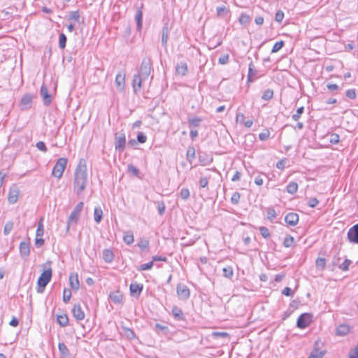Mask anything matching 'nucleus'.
<instances>
[{
    "mask_svg": "<svg viewBox=\"0 0 358 358\" xmlns=\"http://www.w3.org/2000/svg\"><path fill=\"white\" fill-rule=\"evenodd\" d=\"M66 37L64 34L62 33L59 35V48L64 49L66 46Z\"/></svg>",
    "mask_w": 358,
    "mask_h": 358,
    "instance_id": "nucleus-51",
    "label": "nucleus"
},
{
    "mask_svg": "<svg viewBox=\"0 0 358 358\" xmlns=\"http://www.w3.org/2000/svg\"><path fill=\"white\" fill-rule=\"evenodd\" d=\"M83 208V203L80 202L78 203L76 207L73 208V211L71 212L68 222H67V227L69 228V226L72 223H76L78 220L80 212L82 211Z\"/></svg>",
    "mask_w": 358,
    "mask_h": 358,
    "instance_id": "nucleus-4",
    "label": "nucleus"
},
{
    "mask_svg": "<svg viewBox=\"0 0 358 358\" xmlns=\"http://www.w3.org/2000/svg\"><path fill=\"white\" fill-rule=\"evenodd\" d=\"M59 352L64 356H69V351L66 345L64 343H59L58 345Z\"/></svg>",
    "mask_w": 358,
    "mask_h": 358,
    "instance_id": "nucleus-37",
    "label": "nucleus"
},
{
    "mask_svg": "<svg viewBox=\"0 0 358 358\" xmlns=\"http://www.w3.org/2000/svg\"><path fill=\"white\" fill-rule=\"evenodd\" d=\"M312 322V315L308 313L299 315L296 321V327L299 329H305Z\"/></svg>",
    "mask_w": 358,
    "mask_h": 358,
    "instance_id": "nucleus-6",
    "label": "nucleus"
},
{
    "mask_svg": "<svg viewBox=\"0 0 358 358\" xmlns=\"http://www.w3.org/2000/svg\"><path fill=\"white\" fill-rule=\"evenodd\" d=\"M153 261L149 262L146 264H141L137 270L139 271H145V270H150L153 266Z\"/></svg>",
    "mask_w": 358,
    "mask_h": 358,
    "instance_id": "nucleus-41",
    "label": "nucleus"
},
{
    "mask_svg": "<svg viewBox=\"0 0 358 358\" xmlns=\"http://www.w3.org/2000/svg\"><path fill=\"white\" fill-rule=\"evenodd\" d=\"M67 164V159L62 157L57 159L55 164L52 174L57 178H61Z\"/></svg>",
    "mask_w": 358,
    "mask_h": 358,
    "instance_id": "nucleus-3",
    "label": "nucleus"
},
{
    "mask_svg": "<svg viewBox=\"0 0 358 358\" xmlns=\"http://www.w3.org/2000/svg\"><path fill=\"white\" fill-rule=\"evenodd\" d=\"M270 137V131L268 129H265L263 132L259 134V138L261 141H266Z\"/></svg>",
    "mask_w": 358,
    "mask_h": 358,
    "instance_id": "nucleus-49",
    "label": "nucleus"
},
{
    "mask_svg": "<svg viewBox=\"0 0 358 358\" xmlns=\"http://www.w3.org/2000/svg\"><path fill=\"white\" fill-rule=\"evenodd\" d=\"M157 209H158L159 214L160 215H162L164 214L166 206L163 201H159L157 203Z\"/></svg>",
    "mask_w": 358,
    "mask_h": 358,
    "instance_id": "nucleus-59",
    "label": "nucleus"
},
{
    "mask_svg": "<svg viewBox=\"0 0 358 358\" xmlns=\"http://www.w3.org/2000/svg\"><path fill=\"white\" fill-rule=\"evenodd\" d=\"M285 221L290 226H295L299 222V215L295 213H289L286 215Z\"/></svg>",
    "mask_w": 358,
    "mask_h": 358,
    "instance_id": "nucleus-14",
    "label": "nucleus"
},
{
    "mask_svg": "<svg viewBox=\"0 0 358 358\" xmlns=\"http://www.w3.org/2000/svg\"><path fill=\"white\" fill-rule=\"evenodd\" d=\"M266 216L269 220L272 221L276 217L275 210L272 208H268Z\"/></svg>",
    "mask_w": 358,
    "mask_h": 358,
    "instance_id": "nucleus-48",
    "label": "nucleus"
},
{
    "mask_svg": "<svg viewBox=\"0 0 358 358\" xmlns=\"http://www.w3.org/2000/svg\"><path fill=\"white\" fill-rule=\"evenodd\" d=\"M348 358H358V347H356L352 352H350Z\"/></svg>",
    "mask_w": 358,
    "mask_h": 358,
    "instance_id": "nucleus-64",
    "label": "nucleus"
},
{
    "mask_svg": "<svg viewBox=\"0 0 358 358\" xmlns=\"http://www.w3.org/2000/svg\"><path fill=\"white\" fill-rule=\"evenodd\" d=\"M20 253L24 259H27L30 255L29 243L25 241L21 242L20 244Z\"/></svg>",
    "mask_w": 358,
    "mask_h": 358,
    "instance_id": "nucleus-10",
    "label": "nucleus"
},
{
    "mask_svg": "<svg viewBox=\"0 0 358 358\" xmlns=\"http://www.w3.org/2000/svg\"><path fill=\"white\" fill-rule=\"evenodd\" d=\"M151 69L152 64L150 59L145 58L142 61L138 75H141L143 77V78L147 79L150 76Z\"/></svg>",
    "mask_w": 358,
    "mask_h": 358,
    "instance_id": "nucleus-5",
    "label": "nucleus"
},
{
    "mask_svg": "<svg viewBox=\"0 0 358 358\" xmlns=\"http://www.w3.org/2000/svg\"><path fill=\"white\" fill-rule=\"evenodd\" d=\"M348 239L352 243L358 244V223L348 230Z\"/></svg>",
    "mask_w": 358,
    "mask_h": 358,
    "instance_id": "nucleus-8",
    "label": "nucleus"
},
{
    "mask_svg": "<svg viewBox=\"0 0 358 358\" xmlns=\"http://www.w3.org/2000/svg\"><path fill=\"white\" fill-rule=\"evenodd\" d=\"M40 93L43 98V103L45 106L50 105L52 101V98L48 92V87L45 85L41 86Z\"/></svg>",
    "mask_w": 358,
    "mask_h": 358,
    "instance_id": "nucleus-13",
    "label": "nucleus"
},
{
    "mask_svg": "<svg viewBox=\"0 0 358 358\" xmlns=\"http://www.w3.org/2000/svg\"><path fill=\"white\" fill-rule=\"evenodd\" d=\"M122 299L123 296L119 291L113 294V303H120L122 301Z\"/></svg>",
    "mask_w": 358,
    "mask_h": 358,
    "instance_id": "nucleus-50",
    "label": "nucleus"
},
{
    "mask_svg": "<svg viewBox=\"0 0 358 358\" xmlns=\"http://www.w3.org/2000/svg\"><path fill=\"white\" fill-rule=\"evenodd\" d=\"M145 79L143 78V77L141 75H135L134 76L132 86L134 89V92L135 93H137L138 90H140L141 87V84L143 80H145Z\"/></svg>",
    "mask_w": 358,
    "mask_h": 358,
    "instance_id": "nucleus-17",
    "label": "nucleus"
},
{
    "mask_svg": "<svg viewBox=\"0 0 358 358\" xmlns=\"http://www.w3.org/2000/svg\"><path fill=\"white\" fill-rule=\"evenodd\" d=\"M177 74L184 76L187 74L188 71L187 64L185 62H180L177 64L176 67Z\"/></svg>",
    "mask_w": 358,
    "mask_h": 358,
    "instance_id": "nucleus-21",
    "label": "nucleus"
},
{
    "mask_svg": "<svg viewBox=\"0 0 358 358\" xmlns=\"http://www.w3.org/2000/svg\"><path fill=\"white\" fill-rule=\"evenodd\" d=\"M324 355V352L319 351L317 349H315L311 352L310 357L308 358H322Z\"/></svg>",
    "mask_w": 358,
    "mask_h": 358,
    "instance_id": "nucleus-46",
    "label": "nucleus"
},
{
    "mask_svg": "<svg viewBox=\"0 0 358 358\" xmlns=\"http://www.w3.org/2000/svg\"><path fill=\"white\" fill-rule=\"evenodd\" d=\"M339 141H340V137L338 134H332L330 135L329 141L331 143L336 144L339 142Z\"/></svg>",
    "mask_w": 358,
    "mask_h": 358,
    "instance_id": "nucleus-61",
    "label": "nucleus"
},
{
    "mask_svg": "<svg viewBox=\"0 0 358 358\" xmlns=\"http://www.w3.org/2000/svg\"><path fill=\"white\" fill-rule=\"evenodd\" d=\"M71 296V292L70 289H64L63 292V301L65 303H67L69 301Z\"/></svg>",
    "mask_w": 358,
    "mask_h": 358,
    "instance_id": "nucleus-53",
    "label": "nucleus"
},
{
    "mask_svg": "<svg viewBox=\"0 0 358 358\" xmlns=\"http://www.w3.org/2000/svg\"><path fill=\"white\" fill-rule=\"evenodd\" d=\"M294 241V238L290 235H287L284 239L283 245L285 248H289L293 245Z\"/></svg>",
    "mask_w": 358,
    "mask_h": 358,
    "instance_id": "nucleus-40",
    "label": "nucleus"
},
{
    "mask_svg": "<svg viewBox=\"0 0 358 358\" xmlns=\"http://www.w3.org/2000/svg\"><path fill=\"white\" fill-rule=\"evenodd\" d=\"M52 278V268L49 266L46 269L43 271V272L39 276L38 281H37V285L38 289L37 292L39 293H42L46 287V285L48 284V282L50 281Z\"/></svg>",
    "mask_w": 358,
    "mask_h": 358,
    "instance_id": "nucleus-2",
    "label": "nucleus"
},
{
    "mask_svg": "<svg viewBox=\"0 0 358 358\" xmlns=\"http://www.w3.org/2000/svg\"><path fill=\"white\" fill-rule=\"evenodd\" d=\"M198 158L199 163L202 166H207L212 163L213 160L212 155L200 151L198 152Z\"/></svg>",
    "mask_w": 358,
    "mask_h": 358,
    "instance_id": "nucleus-9",
    "label": "nucleus"
},
{
    "mask_svg": "<svg viewBox=\"0 0 358 358\" xmlns=\"http://www.w3.org/2000/svg\"><path fill=\"white\" fill-rule=\"evenodd\" d=\"M69 20L75 22H78L80 20V13L78 10H75L69 13Z\"/></svg>",
    "mask_w": 358,
    "mask_h": 358,
    "instance_id": "nucleus-36",
    "label": "nucleus"
},
{
    "mask_svg": "<svg viewBox=\"0 0 358 358\" xmlns=\"http://www.w3.org/2000/svg\"><path fill=\"white\" fill-rule=\"evenodd\" d=\"M195 149L194 147H189L187 150V159L192 164V159L195 158Z\"/></svg>",
    "mask_w": 358,
    "mask_h": 358,
    "instance_id": "nucleus-31",
    "label": "nucleus"
},
{
    "mask_svg": "<svg viewBox=\"0 0 358 358\" xmlns=\"http://www.w3.org/2000/svg\"><path fill=\"white\" fill-rule=\"evenodd\" d=\"M284 18V13L282 10H278L275 15V20L278 22H281Z\"/></svg>",
    "mask_w": 358,
    "mask_h": 358,
    "instance_id": "nucleus-63",
    "label": "nucleus"
},
{
    "mask_svg": "<svg viewBox=\"0 0 358 358\" xmlns=\"http://www.w3.org/2000/svg\"><path fill=\"white\" fill-rule=\"evenodd\" d=\"M208 184V179L206 176L201 177L199 180V187L201 188H205Z\"/></svg>",
    "mask_w": 358,
    "mask_h": 358,
    "instance_id": "nucleus-62",
    "label": "nucleus"
},
{
    "mask_svg": "<svg viewBox=\"0 0 358 358\" xmlns=\"http://www.w3.org/2000/svg\"><path fill=\"white\" fill-rule=\"evenodd\" d=\"M176 291L178 296L182 300H187L190 296L189 289L185 285L178 284Z\"/></svg>",
    "mask_w": 358,
    "mask_h": 358,
    "instance_id": "nucleus-7",
    "label": "nucleus"
},
{
    "mask_svg": "<svg viewBox=\"0 0 358 358\" xmlns=\"http://www.w3.org/2000/svg\"><path fill=\"white\" fill-rule=\"evenodd\" d=\"M273 91L271 89H267L265 90L262 94V99L265 101L270 100L273 98Z\"/></svg>",
    "mask_w": 358,
    "mask_h": 358,
    "instance_id": "nucleus-39",
    "label": "nucleus"
},
{
    "mask_svg": "<svg viewBox=\"0 0 358 358\" xmlns=\"http://www.w3.org/2000/svg\"><path fill=\"white\" fill-rule=\"evenodd\" d=\"M169 30L167 24H164L162 30V44L164 48H166L167 41L169 38Z\"/></svg>",
    "mask_w": 358,
    "mask_h": 358,
    "instance_id": "nucleus-22",
    "label": "nucleus"
},
{
    "mask_svg": "<svg viewBox=\"0 0 358 358\" xmlns=\"http://www.w3.org/2000/svg\"><path fill=\"white\" fill-rule=\"evenodd\" d=\"M212 336L213 338H227L229 337V334L224 331H215L213 332Z\"/></svg>",
    "mask_w": 358,
    "mask_h": 358,
    "instance_id": "nucleus-58",
    "label": "nucleus"
},
{
    "mask_svg": "<svg viewBox=\"0 0 358 358\" xmlns=\"http://www.w3.org/2000/svg\"><path fill=\"white\" fill-rule=\"evenodd\" d=\"M57 321L61 327H64L68 324L69 319L66 315H61L57 316Z\"/></svg>",
    "mask_w": 358,
    "mask_h": 358,
    "instance_id": "nucleus-29",
    "label": "nucleus"
},
{
    "mask_svg": "<svg viewBox=\"0 0 358 358\" xmlns=\"http://www.w3.org/2000/svg\"><path fill=\"white\" fill-rule=\"evenodd\" d=\"M13 228V222L11 221L7 222L4 226L3 234L8 235L10 233Z\"/></svg>",
    "mask_w": 358,
    "mask_h": 358,
    "instance_id": "nucleus-42",
    "label": "nucleus"
},
{
    "mask_svg": "<svg viewBox=\"0 0 358 358\" xmlns=\"http://www.w3.org/2000/svg\"><path fill=\"white\" fill-rule=\"evenodd\" d=\"M238 20L241 24H245L250 22V17L246 13H241Z\"/></svg>",
    "mask_w": 358,
    "mask_h": 358,
    "instance_id": "nucleus-47",
    "label": "nucleus"
},
{
    "mask_svg": "<svg viewBox=\"0 0 358 358\" xmlns=\"http://www.w3.org/2000/svg\"><path fill=\"white\" fill-rule=\"evenodd\" d=\"M284 46V41H280L276 42L274 45L273 46V48L271 50L272 53L277 52L279 51L282 47Z\"/></svg>",
    "mask_w": 358,
    "mask_h": 358,
    "instance_id": "nucleus-44",
    "label": "nucleus"
},
{
    "mask_svg": "<svg viewBox=\"0 0 358 358\" xmlns=\"http://www.w3.org/2000/svg\"><path fill=\"white\" fill-rule=\"evenodd\" d=\"M20 192L18 189H10L8 196V201L10 203L13 204L17 202L19 197Z\"/></svg>",
    "mask_w": 358,
    "mask_h": 358,
    "instance_id": "nucleus-20",
    "label": "nucleus"
},
{
    "mask_svg": "<svg viewBox=\"0 0 358 358\" xmlns=\"http://www.w3.org/2000/svg\"><path fill=\"white\" fill-rule=\"evenodd\" d=\"M172 314H173V317H175V319H176L177 320L181 321V320H184V319H185L182 310L178 306L173 307Z\"/></svg>",
    "mask_w": 358,
    "mask_h": 358,
    "instance_id": "nucleus-24",
    "label": "nucleus"
},
{
    "mask_svg": "<svg viewBox=\"0 0 358 358\" xmlns=\"http://www.w3.org/2000/svg\"><path fill=\"white\" fill-rule=\"evenodd\" d=\"M123 240L127 245L132 244L134 241L133 233L130 231L125 232L123 236Z\"/></svg>",
    "mask_w": 358,
    "mask_h": 358,
    "instance_id": "nucleus-26",
    "label": "nucleus"
},
{
    "mask_svg": "<svg viewBox=\"0 0 358 358\" xmlns=\"http://www.w3.org/2000/svg\"><path fill=\"white\" fill-rule=\"evenodd\" d=\"M123 333L128 339H134L136 337L134 332L129 328L122 327Z\"/></svg>",
    "mask_w": 358,
    "mask_h": 358,
    "instance_id": "nucleus-34",
    "label": "nucleus"
},
{
    "mask_svg": "<svg viewBox=\"0 0 358 358\" xmlns=\"http://www.w3.org/2000/svg\"><path fill=\"white\" fill-rule=\"evenodd\" d=\"M88 182L86 161L81 159L75 170L73 178V190L77 194H81Z\"/></svg>",
    "mask_w": 358,
    "mask_h": 358,
    "instance_id": "nucleus-1",
    "label": "nucleus"
},
{
    "mask_svg": "<svg viewBox=\"0 0 358 358\" xmlns=\"http://www.w3.org/2000/svg\"><path fill=\"white\" fill-rule=\"evenodd\" d=\"M103 211L101 208L96 207L94 211V218L96 222L99 223L102 220Z\"/></svg>",
    "mask_w": 358,
    "mask_h": 358,
    "instance_id": "nucleus-28",
    "label": "nucleus"
},
{
    "mask_svg": "<svg viewBox=\"0 0 358 358\" xmlns=\"http://www.w3.org/2000/svg\"><path fill=\"white\" fill-rule=\"evenodd\" d=\"M254 67L255 66H254V64H252V62H250V64H249L248 75V80L249 82L252 81V77L255 75Z\"/></svg>",
    "mask_w": 358,
    "mask_h": 358,
    "instance_id": "nucleus-57",
    "label": "nucleus"
},
{
    "mask_svg": "<svg viewBox=\"0 0 358 358\" xmlns=\"http://www.w3.org/2000/svg\"><path fill=\"white\" fill-rule=\"evenodd\" d=\"M43 219L41 218L38 224V227L36 232V236L37 237H42L44 234V227H43Z\"/></svg>",
    "mask_w": 358,
    "mask_h": 358,
    "instance_id": "nucleus-33",
    "label": "nucleus"
},
{
    "mask_svg": "<svg viewBox=\"0 0 358 358\" xmlns=\"http://www.w3.org/2000/svg\"><path fill=\"white\" fill-rule=\"evenodd\" d=\"M32 102V96L31 94H25L22 96L20 102V106L22 110H26L31 108Z\"/></svg>",
    "mask_w": 358,
    "mask_h": 358,
    "instance_id": "nucleus-18",
    "label": "nucleus"
},
{
    "mask_svg": "<svg viewBox=\"0 0 358 358\" xmlns=\"http://www.w3.org/2000/svg\"><path fill=\"white\" fill-rule=\"evenodd\" d=\"M143 286L137 282H132L130 285V294L132 296L138 297L143 290Z\"/></svg>",
    "mask_w": 358,
    "mask_h": 358,
    "instance_id": "nucleus-11",
    "label": "nucleus"
},
{
    "mask_svg": "<svg viewBox=\"0 0 358 358\" xmlns=\"http://www.w3.org/2000/svg\"><path fill=\"white\" fill-rule=\"evenodd\" d=\"M223 276L227 278H231L233 276L234 271L231 266L224 267L222 269Z\"/></svg>",
    "mask_w": 358,
    "mask_h": 358,
    "instance_id": "nucleus-38",
    "label": "nucleus"
},
{
    "mask_svg": "<svg viewBox=\"0 0 358 358\" xmlns=\"http://www.w3.org/2000/svg\"><path fill=\"white\" fill-rule=\"evenodd\" d=\"M115 85L120 92H123L125 86V74L120 73L115 76Z\"/></svg>",
    "mask_w": 358,
    "mask_h": 358,
    "instance_id": "nucleus-12",
    "label": "nucleus"
},
{
    "mask_svg": "<svg viewBox=\"0 0 358 358\" xmlns=\"http://www.w3.org/2000/svg\"><path fill=\"white\" fill-rule=\"evenodd\" d=\"M315 264L317 268L323 270L326 266V259L324 258L318 257L316 259Z\"/></svg>",
    "mask_w": 358,
    "mask_h": 358,
    "instance_id": "nucleus-43",
    "label": "nucleus"
},
{
    "mask_svg": "<svg viewBox=\"0 0 358 358\" xmlns=\"http://www.w3.org/2000/svg\"><path fill=\"white\" fill-rule=\"evenodd\" d=\"M138 247L141 250H143L149 247L150 242L147 238H141L138 241Z\"/></svg>",
    "mask_w": 358,
    "mask_h": 358,
    "instance_id": "nucleus-30",
    "label": "nucleus"
},
{
    "mask_svg": "<svg viewBox=\"0 0 358 358\" xmlns=\"http://www.w3.org/2000/svg\"><path fill=\"white\" fill-rule=\"evenodd\" d=\"M350 331V327L347 324H341L336 329V334L339 336H345Z\"/></svg>",
    "mask_w": 358,
    "mask_h": 358,
    "instance_id": "nucleus-25",
    "label": "nucleus"
},
{
    "mask_svg": "<svg viewBox=\"0 0 358 358\" xmlns=\"http://www.w3.org/2000/svg\"><path fill=\"white\" fill-rule=\"evenodd\" d=\"M143 6L141 8H138L135 15V20L136 22L137 30L141 31L143 26V12L142 8Z\"/></svg>",
    "mask_w": 358,
    "mask_h": 358,
    "instance_id": "nucleus-19",
    "label": "nucleus"
},
{
    "mask_svg": "<svg viewBox=\"0 0 358 358\" xmlns=\"http://www.w3.org/2000/svg\"><path fill=\"white\" fill-rule=\"evenodd\" d=\"M72 313H73V317L77 320H82L85 317V313H84L83 310H82V308L80 304L74 305L73 310H72Z\"/></svg>",
    "mask_w": 358,
    "mask_h": 358,
    "instance_id": "nucleus-15",
    "label": "nucleus"
},
{
    "mask_svg": "<svg viewBox=\"0 0 358 358\" xmlns=\"http://www.w3.org/2000/svg\"><path fill=\"white\" fill-rule=\"evenodd\" d=\"M304 112L303 106L299 107L295 114L292 115V117L294 121H298L302 113Z\"/></svg>",
    "mask_w": 358,
    "mask_h": 358,
    "instance_id": "nucleus-45",
    "label": "nucleus"
},
{
    "mask_svg": "<svg viewBox=\"0 0 358 358\" xmlns=\"http://www.w3.org/2000/svg\"><path fill=\"white\" fill-rule=\"evenodd\" d=\"M202 120L200 117L189 118L188 122L189 127H197L200 125Z\"/></svg>",
    "mask_w": 358,
    "mask_h": 358,
    "instance_id": "nucleus-35",
    "label": "nucleus"
},
{
    "mask_svg": "<svg viewBox=\"0 0 358 358\" xmlns=\"http://www.w3.org/2000/svg\"><path fill=\"white\" fill-rule=\"evenodd\" d=\"M259 230L264 238H267L270 236L269 231L266 227H260Z\"/></svg>",
    "mask_w": 358,
    "mask_h": 358,
    "instance_id": "nucleus-56",
    "label": "nucleus"
},
{
    "mask_svg": "<svg viewBox=\"0 0 358 358\" xmlns=\"http://www.w3.org/2000/svg\"><path fill=\"white\" fill-rule=\"evenodd\" d=\"M126 138L124 135L115 137V150L120 152L123 151L125 148Z\"/></svg>",
    "mask_w": 358,
    "mask_h": 358,
    "instance_id": "nucleus-16",
    "label": "nucleus"
},
{
    "mask_svg": "<svg viewBox=\"0 0 358 358\" xmlns=\"http://www.w3.org/2000/svg\"><path fill=\"white\" fill-rule=\"evenodd\" d=\"M286 190L290 194H295L298 190V184L296 182H290L287 185Z\"/></svg>",
    "mask_w": 358,
    "mask_h": 358,
    "instance_id": "nucleus-27",
    "label": "nucleus"
},
{
    "mask_svg": "<svg viewBox=\"0 0 358 358\" xmlns=\"http://www.w3.org/2000/svg\"><path fill=\"white\" fill-rule=\"evenodd\" d=\"M241 198V194L238 192H234L231 197V202L233 204H238Z\"/></svg>",
    "mask_w": 358,
    "mask_h": 358,
    "instance_id": "nucleus-54",
    "label": "nucleus"
},
{
    "mask_svg": "<svg viewBox=\"0 0 358 358\" xmlns=\"http://www.w3.org/2000/svg\"><path fill=\"white\" fill-rule=\"evenodd\" d=\"M137 141L140 143H144L147 141V136L143 132H138L137 134Z\"/></svg>",
    "mask_w": 358,
    "mask_h": 358,
    "instance_id": "nucleus-60",
    "label": "nucleus"
},
{
    "mask_svg": "<svg viewBox=\"0 0 358 358\" xmlns=\"http://www.w3.org/2000/svg\"><path fill=\"white\" fill-rule=\"evenodd\" d=\"M70 285L73 289L78 290L79 289V280L77 274H71L69 276Z\"/></svg>",
    "mask_w": 358,
    "mask_h": 358,
    "instance_id": "nucleus-23",
    "label": "nucleus"
},
{
    "mask_svg": "<svg viewBox=\"0 0 358 358\" xmlns=\"http://www.w3.org/2000/svg\"><path fill=\"white\" fill-rule=\"evenodd\" d=\"M180 196L183 200H187L189 197V190L187 188H182L180 190Z\"/></svg>",
    "mask_w": 358,
    "mask_h": 358,
    "instance_id": "nucleus-52",
    "label": "nucleus"
},
{
    "mask_svg": "<svg viewBox=\"0 0 358 358\" xmlns=\"http://www.w3.org/2000/svg\"><path fill=\"white\" fill-rule=\"evenodd\" d=\"M351 260L345 259L344 262L338 266V268L343 271H348L349 269V266L351 264Z\"/></svg>",
    "mask_w": 358,
    "mask_h": 358,
    "instance_id": "nucleus-55",
    "label": "nucleus"
},
{
    "mask_svg": "<svg viewBox=\"0 0 358 358\" xmlns=\"http://www.w3.org/2000/svg\"><path fill=\"white\" fill-rule=\"evenodd\" d=\"M103 259L107 263L111 262H112V250H110V249H105L103 251Z\"/></svg>",
    "mask_w": 358,
    "mask_h": 358,
    "instance_id": "nucleus-32",
    "label": "nucleus"
}]
</instances>
